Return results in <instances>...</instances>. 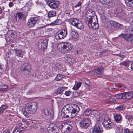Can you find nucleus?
<instances>
[{
    "label": "nucleus",
    "mask_w": 133,
    "mask_h": 133,
    "mask_svg": "<svg viewBox=\"0 0 133 133\" xmlns=\"http://www.w3.org/2000/svg\"><path fill=\"white\" fill-rule=\"evenodd\" d=\"M79 106L76 104H71L66 105L62 109L61 115L65 117L70 116L71 117H75L80 111Z\"/></svg>",
    "instance_id": "f257e3e1"
},
{
    "label": "nucleus",
    "mask_w": 133,
    "mask_h": 133,
    "mask_svg": "<svg viewBox=\"0 0 133 133\" xmlns=\"http://www.w3.org/2000/svg\"><path fill=\"white\" fill-rule=\"evenodd\" d=\"M38 108V105L36 102H29L26 104L22 109V112L25 117H28L34 113Z\"/></svg>",
    "instance_id": "f03ea898"
},
{
    "label": "nucleus",
    "mask_w": 133,
    "mask_h": 133,
    "mask_svg": "<svg viewBox=\"0 0 133 133\" xmlns=\"http://www.w3.org/2000/svg\"><path fill=\"white\" fill-rule=\"evenodd\" d=\"M59 51L65 53H68L72 49L71 44L68 43H62L59 44L57 46Z\"/></svg>",
    "instance_id": "7ed1b4c3"
},
{
    "label": "nucleus",
    "mask_w": 133,
    "mask_h": 133,
    "mask_svg": "<svg viewBox=\"0 0 133 133\" xmlns=\"http://www.w3.org/2000/svg\"><path fill=\"white\" fill-rule=\"evenodd\" d=\"M87 22H88V25L91 28L95 29L98 27V19L96 15L93 17L88 18Z\"/></svg>",
    "instance_id": "20e7f679"
},
{
    "label": "nucleus",
    "mask_w": 133,
    "mask_h": 133,
    "mask_svg": "<svg viewBox=\"0 0 133 133\" xmlns=\"http://www.w3.org/2000/svg\"><path fill=\"white\" fill-rule=\"evenodd\" d=\"M125 32L130 33V34L128 33H122L118 35V37H121V38H124L127 41L129 42L130 39L133 34V30L129 28L128 26H126L125 29L124 30Z\"/></svg>",
    "instance_id": "39448f33"
},
{
    "label": "nucleus",
    "mask_w": 133,
    "mask_h": 133,
    "mask_svg": "<svg viewBox=\"0 0 133 133\" xmlns=\"http://www.w3.org/2000/svg\"><path fill=\"white\" fill-rule=\"evenodd\" d=\"M70 22L72 25L79 29L82 30L83 29L84 25L83 23L77 18H72L70 20Z\"/></svg>",
    "instance_id": "423d86ee"
},
{
    "label": "nucleus",
    "mask_w": 133,
    "mask_h": 133,
    "mask_svg": "<svg viewBox=\"0 0 133 133\" xmlns=\"http://www.w3.org/2000/svg\"><path fill=\"white\" fill-rule=\"evenodd\" d=\"M73 126V124L72 123L68 122L62 123L60 126V128L63 130H65L66 129V131L68 132L71 130Z\"/></svg>",
    "instance_id": "0eeeda50"
},
{
    "label": "nucleus",
    "mask_w": 133,
    "mask_h": 133,
    "mask_svg": "<svg viewBox=\"0 0 133 133\" xmlns=\"http://www.w3.org/2000/svg\"><path fill=\"white\" fill-rule=\"evenodd\" d=\"M48 5L52 9H55L59 5L60 3L57 0H47Z\"/></svg>",
    "instance_id": "6e6552de"
},
{
    "label": "nucleus",
    "mask_w": 133,
    "mask_h": 133,
    "mask_svg": "<svg viewBox=\"0 0 133 133\" xmlns=\"http://www.w3.org/2000/svg\"><path fill=\"white\" fill-rule=\"evenodd\" d=\"M67 32L65 30H62L59 33H56L55 35V37L57 40L63 39L67 35Z\"/></svg>",
    "instance_id": "1a4fd4ad"
},
{
    "label": "nucleus",
    "mask_w": 133,
    "mask_h": 133,
    "mask_svg": "<svg viewBox=\"0 0 133 133\" xmlns=\"http://www.w3.org/2000/svg\"><path fill=\"white\" fill-rule=\"evenodd\" d=\"M48 41L47 39L39 40L38 42L37 47L39 49L44 51L47 46Z\"/></svg>",
    "instance_id": "9d476101"
},
{
    "label": "nucleus",
    "mask_w": 133,
    "mask_h": 133,
    "mask_svg": "<svg viewBox=\"0 0 133 133\" xmlns=\"http://www.w3.org/2000/svg\"><path fill=\"white\" fill-rule=\"evenodd\" d=\"M102 124L105 128L108 129L111 128L113 125V123L111 119L108 118H106L103 119Z\"/></svg>",
    "instance_id": "9b49d317"
},
{
    "label": "nucleus",
    "mask_w": 133,
    "mask_h": 133,
    "mask_svg": "<svg viewBox=\"0 0 133 133\" xmlns=\"http://www.w3.org/2000/svg\"><path fill=\"white\" fill-rule=\"evenodd\" d=\"M42 113L48 119H51L53 116V111L49 109H46L43 110Z\"/></svg>",
    "instance_id": "f8f14e48"
},
{
    "label": "nucleus",
    "mask_w": 133,
    "mask_h": 133,
    "mask_svg": "<svg viewBox=\"0 0 133 133\" xmlns=\"http://www.w3.org/2000/svg\"><path fill=\"white\" fill-rule=\"evenodd\" d=\"M91 124V121L89 118H85L81 121L79 123L80 126L82 127L87 128Z\"/></svg>",
    "instance_id": "ddd939ff"
},
{
    "label": "nucleus",
    "mask_w": 133,
    "mask_h": 133,
    "mask_svg": "<svg viewBox=\"0 0 133 133\" xmlns=\"http://www.w3.org/2000/svg\"><path fill=\"white\" fill-rule=\"evenodd\" d=\"M38 19V17H35L30 18L27 22V25L29 27H32L34 26Z\"/></svg>",
    "instance_id": "4468645a"
},
{
    "label": "nucleus",
    "mask_w": 133,
    "mask_h": 133,
    "mask_svg": "<svg viewBox=\"0 0 133 133\" xmlns=\"http://www.w3.org/2000/svg\"><path fill=\"white\" fill-rule=\"evenodd\" d=\"M8 37L6 38L7 41L11 42L15 39L16 36L14 35V32L12 31H9L8 32Z\"/></svg>",
    "instance_id": "2eb2a0df"
},
{
    "label": "nucleus",
    "mask_w": 133,
    "mask_h": 133,
    "mask_svg": "<svg viewBox=\"0 0 133 133\" xmlns=\"http://www.w3.org/2000/svg\"><path fill=\"white\" fill-rule=\"evenodd\" d=\"M57 129L58 128L55 126V124L54 123L50 124L49 127H48L47 128V130L49 133L57 132Z\"/></svg>",
    "instance_id": "dca6fc26"
},
{
    "label": "nucleus",
    "mask_w": 133,
    "mask_h": 133,
    "mask_svg": "<svg viewBox=\"0 0 133 133\" xmlns=\"http://www.w3.org/2000/svg\"><path fill=\"white\" fill-rule=\"evenodd\" d=\"M104 68L103 66H99L98 68L95 69V71L96 75L99 77H101V75L104 72Z\"/></svg>",
    "instance_id": "f3484780"
},
{
    "label": "nucleus",
    "mask_w": 133,
    "mask_h": 133,
    "mask_svg": "<svg viewBox=\"0 0 133 133\" xmlns=\"http://www.w3.org/2000/svg\"><path fill=\"white\" fill-rule=\"evenodd\" d=\"M21 69L23 71H24L25 72H29L31 70V66L28 63H25L22 65Z\"/></svg>",
    "instance_id": "a211bd4d"
},
{
    "label": "nucleus",
    "mask_w": 133,
    "mask_h": 133,
    "mask_svg": "<svg viewBox=\"0 0 133 133\" xmlns=\"http://www.w3.org/2000/svg\"><path fill=\"white\" fill-rule=\"evenodd\" d=\"M102 132L101 127L98 124H96L93 128L92 133H102Z\"/></svg>",
    "instance_id": "6ab92c4d"
},
{
    "label": "nucleus",
    "mask_w": 133,
    "mask_h": 133,
    "mask_svg": "<svg viewBox=\"0 0 133 133\" xmlns=\"http://www.w3.org/2000/svg\"><path fill=\"white\" fill-rule=\"evenodd\" d=\"M124 100H129L133 96V93L131 92H125L123 93Z\"/></svg>",
    "instance_id": "aec40b11"
},
{
    "label": "nucleus",
    "mask_w": 133,
    "mask_h": 133,
    "mask_svg": "<svg viewBox=\"0 0 133 133\" xmlns=\"http://www.w3.org/2000/svg\"><path fill=\"white\" fill-rule=\"evenodd\" d=\"M114 117L115 121L117 123H120L122 121V116L119 114H114Z\"/></svg>",
    "instance_id": "412c9836"
},
{
    "label": "nucleus",
    "mask_w": 133,
    "mask_h": 133,
    "mask_svg": "<svg viewBox=\"0 0 133 133\" xmlns=\"http://www.w3.org/2000/svg\"><path fill=\"white\" fill-rule=\"evenodd\" d=\"M24 17V15L22 12L17 13L15 15V18L17 21L22 19Z\"/></svg>",
    "instance_id": "4be33fe9"
},
{
    "label": "nucleus",
    "mask_w": 133,
    "mask_h": 133,
    "mask_svg": "<svg viewBox=\"0 0 133 133\" xmlns=\"http://www.w3.org/2000/svg\"><path fill=\"white\" fill-rule=\"evenodd\" d=\"M69 32L71 39L74 38L75 39L76 38L77 34V31L71 29L70 30Z\"/></svg>",
    "instance_id": "5701e85b"
},
{
    "label": "nucleus",
    "mask_w": 133,
    "mask_h": 133,
    "mask_svg": "<svg viewBox=\"0 0 133 133\" xmlns=\"http://www.w3.org/2000/svg\"><path fill=\"white\" fill-rule=\"evenodd\" d=\"M122 10L121 8H117L116 11V15L118 16H121L122 15Z\"/></svg>",
    "instance_id": "b1692460"
},
{
    "label": "nucleus",
    "mask_w": 133,
    "mask_h": 133,
    "mask_svg": "<svg viewBox=\"0 0 133 133\" xmlns=\"http://www.w3.org/2000/svg\"><path fill=\"white\" fill-rule=\"evenodd\" d=\"M111 23L113 24L112 26L117 29L120 28L122 26V25L114 21H112Z\"/></svg>",
    "instance_id": "393cba45"
},
{
    "label": "nucleus",
    "mask_w": 133,
    "mask_h": 133,
    "mask_svg": "<svg viewBox=\"0 0 133 133\" xmlns=\"http://www.w3.org/2000/svg\"><path fill=\"white\" fill-rule=\"evenodd\" d=\"M64 90V88L61 87L56 90L55 92V94H58L62 92Z\"/></svg>",
    "instance_id": "a878e982"
},
{
    "label": "nucleus",
    "mask_w": 133,
    "mask_h": 133,
    "mask_svg": "<svg viewBox=\"0 0 133 133\" xmlns=\"http://www.w3.org/2000/svg\"><path fill=\"white\" fill-rule=\"evenodd\" d=\"M7 108L6 105H3L0 107V115L2 114L4 111Z\"/></svg>",
    "instance_id": "bb28decb"
},
{
    "label": "nucleus",
    "mask_w": 133,
    "mask_h": 133,
    "mask_svg": "<svg viewBox=\"0 0 133 133\" xmlns=\"http://www.w3.org/2000/svg\"><path fill=\"white\" fill-rule=\"evenodd\" d=\"M115 101V98L112 97H110L107 99L106 101V103L108 104H109L113 103Z\"/></svg>",
    "instance_id": "cd10ccee"
},
{
    "label": "nucleus",
    "mask_w": 133,
    "mask_h": 133,
    "mask_svg": "<svg viewBox=\"0 0 133 133\" xmlns=\"http://www.w3.org/2000/svg\"><path fill=\"white\" fill-rule=\"evenodd\" d=\"M15 52L17 56L22 58L23 57L22 52L21 50L17 49H16Z\"/></svg>",
    "instance_id": "c85d7f7f"
},
{
    "label": "nucleus",
    "mask_w": 133,
    "mask_h": 133,
    "mask_svg": "<svg viewBox=\"0 0 133 133\" xmlns=\"http://www.w3.org/2000/svg\"><path fill=\"white\" fill-rule=\"evenodd\" d=\"M92 113V111L91 110L87 109L84 111V114L85 115H91Z\"/></svg>",
    "instance_id": "c756f323"
},
{
    "label": "nucleus",
    "mask_w": 133,
    "mask_h": 133,
    "mask_svg": "<svg viewBox=\"0 0 133 133\" xmlns=\"http://www.w3.org/2000/svg\"><path fill=\"white\" fill-rule=\"evenodd\" d=\"M115 97L118 99L124 100L123 93H120L116 95H115Z\"/></svg>",
    "instance_id": "7c9ffc66"
},
{
    "label": "nucleus",
    "mask_w": 133,
    "mask_h": 133,
    "mask_svg": "<svg viewBox=\"0 0 133 133\" xmlns=\"http://www.w3.org/2000/svg\"><path fill=\"white\" fill-rule=\"evenodd\" d=\"M8 87V86L6 85H2V89H0V92H2L6 91V89Z\"/></svg>",
    "instance_id": "2f4dec72"
},
{
    "label": "nucleus",
    "mask_w": 133,
    "mask_h": 133,
    "mask_svg": "<svg viewBox=\"0 0 133 133\" xmlns=\"http://www.w3.org/2000/svg\"><path fill=\"white\" fill-rule=\"evenodd\" d=\"M48 15L49 17H52L55 15L56 12L54 11H51L49 12Z\"/></svg>",
    "instance_id": "473e14b6"
},
{
    "label": "nucleus",
    "mask_w": 133,
    "mask_h": 133,
    "mask_svg": "<svg viewBox=\"0 0 133 133\" xmlns=\"http://www.w3.org/2000/svg\"><path fill=\"white\" fill-rule=\"evenodd\" d=\"M61 67V65L59 63H55L54 64V68L56 70H59Z\"/></svg>",
    "instance_id": "72a5a7b5"
},
{
    "label": "nucleus",
    "mask_w": 133,
    "mask_h": 133,
    "mask_svg": "<svg viewBox=\"0 0 133 133\" xmlns=\"http://www.w3.org/2000/svg\"><path fill=\"white\" fill-rule=\"evenodd\" d=\"M125 117L129 122L132 121L133 119V116L132 115H126L125 116Z\"/></svg>",
    "instance_id": "f704fd0d"
},
{
    "label": "nucleus",
    "mask_w": 133,
    "mask_h": 133,
    "mask_svg": "<svg viewBox=\"0 0 133 133\" xmlns=\"http://www.w3.org/2000/svg\"><path fill=\"white\" fill-rule=\"evenodd\" d=\"M64 75L61 74H59L57 76L56 79L57 81L60 80L62 79V78H63L64 77Z\"/></svg>",
    "instance_id": "c9c22d12"
},
{
    "label": "nucleus",
    "mask_w": 133,
    "mask_h": 133,
    "mask_svg": "<svg viewBox=\"0 0 133 133\" xmlns=\"http://www.w3.org/2000/svg\"><path fill=\"white\" fill-rule=\"evenodd\" d=\"M81 82H79L77 83L76 87L75 85H74L72 89L73 90H77L81 86Z\"/></svg>",
    "instance_id": "e433bc0d"
},
{
    "label": "nucleus",
    "mask_w": 133,
    "mask_h": 133,
    "mask_svg": "<svg viewBox=\"0 0 133 133\" xmlns=\"http://www.w3.org/2000/svg\"><path fill=\"white\" fill-rule=\"evenodd\" d=\"M129 61L123 62L121 63V64L126 67H128L129 66Z\"/></svg>",
    "instance_id": "4c0bfd02"
},
{
    "label": "nucleus",
    "mask_w": 133,
    "mask_h": 133,
    "mask_svg": "<svg viewBox=\"0 0 133 133\" xmlns=\"http://www.w3.org/2000/svg\"><path fill=\"white\" fill-rule=\"evenodd\" d=\"M21 131L19 128H15L14 129L12 133H20Z\"/></svg>",
    "instance_id": "58836bf2"
},
{
    "label": "nucleus",
    "mask_w": 133,
    "mask_h": 133,
    "mask_svg": "<svg viewBox=\"0 0 133 133\" xmlns=\"http://www.w3.org/2000/svg\"><path fill=\"white\" fill-rule=\"evenodd\" d=\"M126 5L129 7H133V0H131L130 2L127 3Z\"/></svg>",
    "instance_id": "ea45409f"
},
{
    "label": "nucleus",
    "mask_w": 133,
    "mask_h": 133,
    "mask_svg": "<svg viewBox=\"0 0 133 133\" xmlns=\"http://www.w3.org/2000/svg\"><path fill=\"white\" fill-rule=\"evenodd\" d=\"M115 109L121 111L124 109V107L120 105L116 107Z\"/></svg>",
    "instance_id": "a19ab883"
},
{
    "label": "nucleus",
    "mask_w": 133,
    "mask_h": 133,
    "mask_svg": "<svg viewBox=\"0 0 133 133\" xmlns=\"http://www.w3.org/2000/svg\"><path fill=\"white\" fill-rule=\"evenodd\" d=\"M108 95V94L106 92H103L100 94V97L102 98L106 97Z\"/></svg>",
    "instance_id": "79ce46f5"
},
{
    "label": "nucleus",
    "mask_w": 133,
    "mask_h": 133,
    "mask_svg": "<svg viewBox=\"0 0 133 133\" xmlns=\"http://www.w3.org/2000/svg\"><path fill=\"white\" fill-rule=\"evenodd\" d=\"M117 128L116 129V130L119 133H121L122 132V128L120 126L118 127H117Z\"/></svg>",
    "instance_id": "37998d69"
},
{
    "label": "nucleus",
    "mask_w": 133,
    "mask_h": 133,
    "mask_svg": "<svg viewBox=\"0 0 133 133\" xmlns=\"http://www.w3.org/2000/svg\"><path fill=\"white\" fill-rule=\"evenodd\" d=\"M60 23L61 21L60 20H57L53 22V24L55 25H58Z\"/></svg>",
    "instance_id": "c03bdc74"
},
{
    "label": "nucleus",
    "mask_w": 133,
    "mask_h": 133,
    "mask_svg": "<svg viewBox=\"0 0 133 133\" xmlns=\"http://www.w3.org/2000/svg\"><path fill=\"white\" fill-rule=\"evenodd\" d=\"M124 133H133V131H130L129 129L127 128L125 130Z\"/></svg>",
    "instance_id": "a18cd8bd"
},
{
    "label": "nucleus",
    "mask_w": 133,
    "mask_h": 133,
    "mask_svg": "<svg viewBox=\"0 0 133 133\" xmlns=\"http://www.w3.org/2000/svg\"><path fill=\"white\" fill-rule=\"evenodd\" d=\"M75 62V60L74 58H71V60H70V63H69L70 64H73Z\"/></svg>",
    "instance_id": "49530a36"
},
{
    "label": "nucleus",
    "mask_w": 133,
    "mask_h": 133,
    "mask_svg": "<svg viewBox=\"0 0 133 133\" xmlns=\"http://www.w3.org/2000/svg\"><path fill=\"white\" fill-rule=\"evenodd\" d=\"M3 71V69L2 65H0V75H1Z\"/></svg>",
    "instance_id": "de8ad7c7"
},
{
    "label": "nucleus",
    "mask_w": 133,
    "mask_h": 133,
    "mask_svg": "<svg viewBox=\"0 0 133 133\" xmlns=\"http://www.w3.org/2000/svg\"><path fill=\"white\" fill-rule=\"evenodd\" d=\"M84 81L86 85H88L90 84L89 81L88 79H84Z\"/></svg>",
    "instance_id": "09e8293b"
},
{
    "label": "nucleus",
    "mask_w": 133,
    "mask_h": 133,
    "mask_svg": "<svg viewBox=\"0 0 133 133\" xmlns=\"http://www.w3.org/2000/svg\"><path fill=\"white\" fill-rule=\"evenodd\" d=\"M82 3V2L81 1H80L78 3L75 5V7L76 8L79 6Z\"/></svg>",
    "instance_id": "8fccbe9b"
},
{
    "label": "nucleus",
    "mask_w": 133,
    "mask_h": 133,
    "mask_svg": "<svg viewBox=\"0 0 133 133\" xmlns=\"http://www.w3.org/2000/svg\"><path fill=\"white\" fill-rule=\"evenodd\" d=\"M115 55H117L120 57L121 58L123 59L125 57V56L124 55H122L120 54H116Z\"/></svg>",
    "instance_id": "3c124183"
},
{
    "label": "nucleus",
    "mask_w": 133,
    "mask_h": 133,
    "mask_svg": "<svg viewBox=\"0 0 133 133\" xmlns=\"http://www.w3.org/2000/svg\"><path fill=\"white\" fill-rule=\"evenodd\" d=\"M71 92L69 90L66 91L65 92V95L67 96H69L70 94L71 93Z\"/></svg>",
    "instance_id": "603ef678"
},
{
    "label": "nucleus",
    "mask_w": 133,
    "mask_h": 133,
    "mask_svg": "<svg viewBox=\"0 0 133 133\" xmlns=\"http://www.w3.org/2000/svg\"><path fill=\"white\" fill-rule=\"evenodd\" d=\"M130 40L129 42L130 43H133V35L132 34L131 37V38L129 40Z\"/></svg>",
    "instance_id": "864d4df0"
},
{
    "label": "nucleus",
    "mask_w": 133,
    "mask_h": 133,
    "mask_svg": "<svg viewBox=\"0 0 133 133\" xmlns=\"http://www.w3.org/2000/svg\"><path fill=\"white\" fill-rule=\"evenodd\" d=\"M130 40L129 42L130 43H133V35L132 34L131 37V38L129 40Z\"/></svg>",
    "instance_id": "5fc2aeb1"
},
{
    "label": "nucleus",
    "mask_w": 133,
    "mask_h": 133,
    "mask_svg": "<svg viewBox=\"0 0 133 133\" xmlns=\"http://www.w3.org/2000/svg\"><path fill=\"white\" fill-rule=\"evenodd\" d=\"M71 58L70 57H67L66 58V62L69 63H70V60H71Z\"/></svg>",
    "instance_id": "6e6d98bb"
},
{
    "label": "nucleus",
    "mask_w": 133,
    "mask_h": 133,
    "mask_svg": "<svg viewBox=\"0 0 133 133\" xmlns=\"http://www.w3.org/2000/svg\"><path fill=\"white\" fill-rule=\"evenodd\" d=\"M3 133H10V130L8 129H7L4 131Z\"/></svg>",
    "instance_id": "4d7b16f0"
},
{
    "label": "nucleus",
    "mask_w": 133,
    "mask_h": 133,
    "mask_svg": "<svg viewBox=\"0 0 133 133\" xmlns=\"http://www.w3.org/2000/svg\"><path fill=\"white\" fill-rule=\"evenodd\" d=\"M14 5L13 3L11 2H10L9 4V6L10 7H11L13 6Z\"/></svg>",
    "instance_id": "13d9d810"
},
{
    "label": "nucleus",
    "mask_w": 133,
    "mask_h": 133,
    "mask_svg": "<svg viewBox=\"0 0 133 133\" xmlns=\"http://www.w3.org/2000/svg\"><path fill=\"white\" fill-rule=\"evenodd\" d=\"M107 50H105L103 51L102 52H101L100 54V55H102L103 54L106 52Z\"/></svg>",
    "instance_id": "bf43d9fd"
},
{
    "label": "nucleus",
    "mask_w": 133,
    "mask_h": 133,
    "mask_svg": "<svg viewBox=\"0 0 133 133\" xmlns=\"http://www.w3.org/2000/svg\"><path fill=\"white\" fill-rule=\"evenodd\" d=\"M35 2L37 4H41L40 2L39 1V0H37L35 1Z\"/></svg>",
    "instance_id": "052dcab7"
},
{
    "label": "nucleus",
    "mask_w": 133,
    "mask_h": 133,
    "mask_svg": "<svg viewBox=\"0 0 133 133\" xmlns=\"http://www.w3.org/2000/svg\"><path fill=\"white\" fill-rule=\"evenodd\" d=\"M131 68L133 70V60L132 61L131 65Z\"/></svg>",
    "instance_id": "680f3d73"
},
{
    "label": "nucleus",
    "mask_w": 133,
    "mask_h": 133,
    "mask_svg": "<svg viewBox=\"0 0 133 133\" xmlns=\"http://www.w3.org/2000/svg\"><path fill=\"white\" fill-rule=\"evenodd\" d=\"M131 0H125V2L126 3V4L127 3H128V2H130V1Z\"/></svg>",
    "instance_id": "e2e57ef3"
},
{
    "label": "nucleus",
    "mask_w": 133,
    "mask_h": 133,
    "mask_svg": "<svg viewBox=\"0 0 133 133\" xmlns=\"http://www.w3.org/2000/svg\"><path fill=\"white\" fill-rule=\"evenodd\" d=\"M122 85L121 84H117V85L116 86V87H122Z\"/></svg>",
    "instance_id": "0e129e2a"
},
{
    "label": "nucleus",
    "mask_w": 133,
    "mask_h": 133,
    "mask_svg": "<svg viewBox=\"0 0 133 133\" xmlns=\"http://www.w3.org/2000/svg\"><path fill=\"white\" fill-rule=\"evenodd\" d=\"M2 11L1 8H0V14L2 13Z\"/></svg>",
    "instance_id": "69168bd1"
},
{
    "label": "nucleus",
    "mask_w": 133,
    "mask_h": 133,
    "mask_svg": "<svg viewBox=\"0 0 133 133\" xmlns=\"http://www.w3.org/2000/svg\"><path fill=\"white\" fill-rule=\"evenodd\" d=\"M113 89H115V90L116 91L117 90V89H118V90H119V89H117V88H113Z\"/></svg>",
    "instance_id": "338daca9"
},
{
    "label": "nucleus",
    "mask_w": 133,
    "mask_h": 133,
    "mask_svg": "<svg viewBox=\"0 0 133 133\" xmlns=\"http://www.w3.org/2000/svg\"><path fill=\"white\" fill-rule=\"evenodd\" d=\"M131 23L132 24V25H133V20L131 22Z\"/></svg>",
    "instance_id": "774afa93"
}]
</instances>
